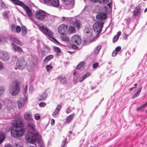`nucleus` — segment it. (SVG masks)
<instances>
[{"label":"nucleus","mask_w":147,"mask_h":147,"mask_svg":"<svg viewBox=\"0 0 147 147\" xmlns=\"http://www.w3.org/2000/svg\"><path fill=\"white\" fill-rule=\"evenodd\" d=\"M13 126L11 130L12 136L15 137H19L22 136L24 134V130L22 127V123L19 119H16L11 123Z\"/></svg>","instance_id":"f257e3e1"},{"label":"nucleus","mask_w":147,"mask_h":147,"mask_svg":"<svg viewBox=\"0 0 147 147\" xmlns=\"http://www.w3.org/2000/svg\"><path fill=\"white\" fill-rule=\"evenodd\" d=\"M24 117L25 120L28 121L27 124L28 129L30 131H34L35 125L31 113L30 112H25L24 115Z\"/></svg>","instance_id":"f03ea898"},{"label":"nucleus","mask_w":147,"mask_h":147,"mask_svg":"<svg viewBox=\"0 0 147 147\" xmlns=\"http://www.w3.org/2000/svg\"><path fill=\"white\" fill-rule=\"evenodd\" d=\"M41 138V136L38 132H29L25 136V139L27 143L34 144L37 140Z\"/></svg>","instance_id":"7ed1b4c3"},{"label":"nucleus","mask_w":147,"mask_h":147,"mask_svg":"<svg viewBox=\"0 0 147 147\" xmlns=\"http://www.w3.org/2000/svg\"><path fill=\"white\" fill-rule=\"evenodd\" d=\"M9 90L10 93L12 96L17 95L20 90L19 83L16 81L12 82L10 85Z\"/></svg>","instance_id":"20e7f679"},{"label":"nucleus","mask_w":147,"mask_h":147,"mask_svg":"<svg viewBox=\"0 0 147 147\" xmlns=\"http://www.w3.org/2000/svg\"><path fill=\"white\" fill-rule=\"evenodd\" d=\"M14 3L21 6L25 11L27 16L30 18H31L32 13L29 7L26 5L24 4L22 2L18 0H11Z\"/></svg>","instance_id":"39448f33"},{"label":"nucleus","mask_w":147,"mask_h":147,"mask_svg":"<svg viewBox=\"0 0 147 147\" xmlns=\"http://www.w3.org/2000/svg\"><path fill=\"white\" fill-rule=\"evenodd\" d=\"M74 81L75 82H80L83 81L84 79L90 76V74L87 72L83 76L79 78V75L77 74L76 71H74L73 73Z\"/></svg>","instance_id":"423d86ee"},{"label":"nucleus","mask_w":147,"mask_h":147,"mask_svg":"<svg viewBox=\"0 0 147 147\" xmlns=\"http://www.w3.org/2000/svg\"><path fill=\"white\" fill-rule=\"evenodd\" d=\"M38 27L40 30L45 35L50 37L52 35L53 32L46 26L40 24Z\"/></svg>","instance_id":"0eeeda50"},{"label":"nucleus","mask_w":147,"mask_h":147,"mask_svg":"<svg viewBox=\"0 0 147 147\" xmlns=\"http://www.w3.org/2000/svg\"><path fill=\"white\" fill-rule=\"evenodd\" d=\"M103 22L102 21L97 22L95 23L93 26L94 31L97 35L99 34L101 32L103 25Z\"/></svg>","instance_id":"6e6552de"},{"label":"nucleus","mask_w":147,"mask_h":147,"mask_svg":"<svg viewBox=\"0 0 147 147\" xmlns=\"http://www.w3.org/2000/svg\"><path fill=\"white\" fill-rule=\"evenodd\" d=\"M26 64L24 59H19L17 61L15 67V69H18L19 70H22L25 68Z\"/></svg>","instance_id":"1a4fd4ad"},{"label":"nucleus","mask_w":147,"mask_h":147,"mask_svg":"<svg viewBox=\"0 0 147 147\" xmlns=\"http://www.w3.org/2000/svg\"><path fill=\"white\" fill-rule=\"evenodd\" d=\"M35 15L38 19L40 20H42L46 18L47 13L43 11L39 10L36 12Z\"/></svg>","instance_id":"9d476101"},{"label":"nucleus","mask_w":147,"mask_h":147,"mask_svg":"<svg viewBox=\"0 0 147 147\" xmlns=\"http://www.w3.org/2000/svg\"><path fill=\"white\" fill-rule=\"evenodd\" d=\"M67 26H65L64 24H62L60 25L58 28L59 32L62 35H65L67 34Z\"/></svg>","instance_id":"9b49d317"},{"label":"nucleus","mask_w":147,"mask_h":147,"mask_svg":"<svg viewBox=\"0 0 147 147\" xmlns=\"http://www.w3.org/2000/svg\"><path fill=\"white\" fill-rule=\"evenodd\" d=\"M9 55L5 51H0V59L4 61H7L9 59Z\"/></svg>","instance_id":"f8f14e48"},{"label":"nucleus","mask_w":147,"mask_h":147,"mask_svg":"<svg viewBox=\"0 0 147 147\" xmlns=\"http://www.w3.org/2000/svg\"><path fill=\"white\" fill-rule=\"evenodd\" d=\"M71 42L73 44H76L78 45H79L81 43V38L78 35H75L72 37Z\"/></svg>","instance_id":"ddd939ff"},{"label":"nucleus","mask_w":147,"mask_h":147,"mask_svg":"<svg viewBox=\"0 0 147 147\" xmlns=\"http://www.w3.org/2000/svg\"><path fill=\"white\" fill-rule=\"evenodd\" d=\"M65 2L64 4L66 6V9H69L73 7V3L74 0H63Z\"/></svg>","instance_id":"4468645a"},{"label":"nucleus","mask_w":147,"mask_h":147,"mask_svg":"<svg viewBox=\"0 0 147 147\" xmlns=\"http://www.w3.org/2000/svg\"><path fill=\"white\" fill-rule=\"evenodd\" d=\"M141 9V5L139 4L137 5L133 11V17H136L140 13V10Z\"/></svg>","instance_id":"2eb2a0df"},{"label":"nucleus","mask_w":147,"mask_h":147,"mask_svg":"<svg viewBox=\"0 0 147 147\" xmlns=\"http://www.w3.org/2000/svg\"><path fill=\"white\" fill-rule=\"evenodd\" d=\"M26 100L25 98H21L18 100V107L19 109H22V107L24 106Z\"/></svg>","instance_id":"dca6fc26"},{"label":"nucleus","mask_w":147,"mask_h":147,"mask_svg":"<svg viewBox=\"0 0 147 147\" xmlns=\"http://www.w3.org/2000/svg\"><path fill=\"white\" fill-rule=\"evenodd\" d=\"M107 14L104 13H98L96 16V18L98 20H103L106 18Z\"/></svg>","instance_id":"f3484780"},{"label":"nucleus","mask_w":147,"mask_h":147,"mask_svg":"<svg viewBox=\"0 0 147 147\" xmlns=\"http://www.w3.org/2000/svg\"><path fill=\"white\" fill-rule=\"evenodd\" d=\"M76 30L74 26H70L68 28H67V34L69 35L73 34L75 33Z\"/></svg>","instance_id":"a211bd4d"},{"label":"nucleus","mask_w":147,"mask_h":147,"mask_svg":"<svg viewBox=\"0 0 147 147\" xmlns=\"http://www.w3.org/2000/svg\"><path fill=\"white\" fill-rule=\"evenodd\" d=\"M86 66V63L85 62L83 61L80 63L76 67V69L77 70H79L80 71L83 70L84 69Z\"/></svg>","instance_id":"6ab92c4d"},{"label":"nucleus","mask_w":147,"mask_h":147,"mask_svg":"<svg viewBox=\"0 0 147 147\" xmlns=\"http://www.w3.org/2000/svg\"><path fill=\"white\" fill-rule=\"evenodd\" d=\"M47 96V94L45 92H42L39 96L38 100L39 101H43L45 100Z\"/></svg>","instance_id":"aec40b11"},{"label":"nucleus","mask_w":147,"mask_h":147,"mask_svg":"<svg viewBox=\"0 0 147 147\" xmlns=\"http://www.w3.org/2000/svg\"><path fill=\"white\" fill-rule=\"evenodd\" d=\"M75 115L74 113H73L68 116L66 119V122L67 123H70L73 119Z\"/></svg>","instance_id":"412c9836"},{"label":"nucleus","mask_w":147,"mask_h":147,"mask_svg":"<svg viewBox=\"0 0 147 147\" xmlns=\"http://www.w3.org/2000/svg\"><path fill=\"white\" fill-rule=\"evenodd\" d=\"M61 107V105H57L54 111L52 113V115L53 116H55L57 115L59 112Z\"/></svg>","instance_id":"4be33fe9"},{"label":"nucleus","mask_w":147,"mask_h":147,"mask_svg":"<svg viewBox=\"0 0 147 147\" xmlns=\"http://www.w3.org/2000/svg\"><path fill=\"white\" fill-rule=\"evenodd\" d=\"M27 90L28 86H25V87L24 88L23 91V92L24 95V96L25 98V99L26 100H27L28 99V94L27 93Z\"/></svg>","instance_id":"5701e85b"},{"label":"nucleus","mask_w":147,"mask_h":147,"mask_svg":"<svg viewBox=\"0 0 147 147\" xmlns=\"http://www.w3.org/2000/svg\"><path fill=\"white\" fill-rule=\"evenodd\" d=\"M58 80L62 84H65L67 83V80L65 77L62 76H59L58 77Z\"/></svg>","instance_id":"b1692460"},{"label":"nucleus","mask_w":147,"mask_h":147,"mask_svg":"<svg viewBox=\"0 0 147 147\" xmlns=\"http://www.w3.org/2000/svg\"><path fill=\"white\" fill-rule=\"evenodd\" d=\"M71 18L63 17L60 18V19L61 21L64 22H69L70 21Z\"/></svg>","instance_id":"393cba45"},{"label":"nucleus","mask_w":147,"mask_h":147,"mask_svg":"<svg viewBox=\"0 0 147 147\" xmlns=\"http://www.w3.org/2000/svg\"><path fill=\"white\" fill-rule=\"evenodd\" d=\"M16 105V103L14 101L9 100L8 102V107L11 108L13 109Z\"/></svg>","instance_id":"a878e982"},{"label":"nucleus","mask_w":147,"mask_h":147,"mask_svg":"<svg viewBox=\"0 0 147 147\" xmlns=\"http://www.w3.org/2000/svg\"><path fill=\"white\" fill-rule=\"evenodd\" d=\"M12 45L13 47V48L16 50L18 51L19 52H20L22 51L21 49L16 46L14 43L12 42Z\"/></svg>","instance_id":"bb28decb"},{"label":"nucleus","mask_w":147,"mask_h":147,"mask_svg":"<svg viewBox=\"0 0 147 147\" xmlns=\"http://www.w3.org/2000/svg\"><path fill=\"white\" fill-rule=\"evenodd\" d=\"M51 5L55 7H57L59 5V0H52Z\"/></svg>","instance_id":"cd10ccee"},{"label":"nucleus","mask_w":147,"mask_h":147,"mask_svg":"<svg viewBox=\"0 0 147 147\" xmlns=\"http://www.w3.org/2000/svg\"><path fill=\"white\" fill-rule=\"evenodd\" d=\"M27 29L26 26H22V34L25 36L27 33Z\"/></svg>","instance_id":"c85d7f7f"},{"label":"nucleus","mask_w":147,"mask_h":147,"mask_svg":"<svg viewBox=\"0 0 147 147\" xmlns=\"http://www.w3.org/2000/svg\"><path fill=\"white\" fill-rule=\"evenodd\" d=\"M74 25L77 28L79 29L80 28V24L79 20H76L74 22Z\"/></svg>","instance_id":"c756f323"},{"label":"nucleus","mask_w":147,"mask_h":147,"mask_svg":"<svg viewBox=\"0 0 147 147\" xmlns=\"http://www.w3.org/2000/svg\"><path fill=\"white\" fill-rule=\"evenodd\" d=\"M146 107H147V101L146 103L144 104L138 108H137L136 110L137 111H140Z\"/></svg>","instance_id":"7c9ffc66"},{"label":"nucleus","mask_w":147,"mask_h":147,"mask_svg":"<svg viewBox=\"0 0 147 147\" xmlns=\"http://www.w3.org/2000/svg\"><path fill=\"white\" fill-rule=\"evenodd\" d=\"M53 57L52 55H48L45 59L44 61L45 62L47 63L49 60L53 59Z\"/></svg>","instance_id":"2f4dec72"},{"label":"nucleus","mask_w":147,"mask_h":147,"mask_svg":"<svg viewBox=\"0 0 147 147\" xmlns=\"http://www.w3.org/2000/svg\"><path fill=\"white\" fill-rule=\"evenodd\" d=\"M101 48L100 46H97L94 50V53L95 54H97L99 53L100 50Z\"/></svg>","instance_id":"473e14b6"},{"label":"nucleus","mask_w":147,"mask_h":147,"mask_svg":"<svg viewBox=\"0 0 147 147\" xmlns=\"http://www.w3.org/2000/svg\"><path fill=\"white\" fill-rule=\"evenodd\" d=\"M46 67L48 72H50L52 69L53 68V67L51 65V64L47 65L46 66Z\"/></svg>","instance_id":"72a5a7b5"},{"label":"nucleus","mask_w":147,"mask_h":147,"mask_svg":"<svg viewBox=\"0 0 147 147\" xmlns=\"http://www.w3.org/2000/svg\"><path fill=\"white\" fill-rule=\"evenodd\" d=\"M11 38L16 43L20 45H21L22 44V43H21V42L19 40L17 39L16 38H14V37H12V38Z\"/></svg>","instance_id":"f704fd0d"},{"label":"nucleus","mask_w":147,"mask_h":147,"mask_svg":"<svg viewBox=\"0 0 147 147\" xmlns=\"http://www.w3.org/2000/svg\"><path fill=\"white\" fill-rule=\"evenodd\" d=\"M61 39L62 41L65 42H68L70 40L69 38L66 36H61Z\"/></svg>","instance_id":"c9c22d12"},{"label":"nucleus","mask_w":147,"mask_h":147,"mask_svg":"<svg viewBox=\"0 0 147 147\" xmlns=\"http://www.w3.org/2000/svg\"><path fill=\"white\" fill-rule=\"evenodd\" d=\"M109 1V0H98L97 2L100 3L104 5L107 4Z\"/></svg>","instance_id":"e433bc0d"},{"label":"nucleus","mask_w":147,"mask_h":147,"mask_svg":"<svg viewBox=\"0 0 147 147\" xmlns=\"http://www.w3.org/2000/svg\"><path fill=\"white\" fill-rule=\"evenodd\" d=\"M7 40L6 38L4 36H2L0 37V42L1 43H4Z\"/></svg>","instance_id":"4c0bfd02"},{"label":"nucleus","mask_w":147,"mask_h":147,"mask_svg":"<svg viewBox=\"0 0 147 147\" xmlns=\"http://www.w3.org/2000/svg\"><path fill=\"white\" fill-rule=\"evenodd\" d=\"M5 90V88L4 87L0 86V96L3 93Z\"/></svg>","instance_id":"58836bf2"},{"label":"nucleus","mask_w":147,"mask_h":147,"mask_svg":"<svg viewBox=\"0 0 147 147\" xmlns=\"http://www.w3.org/2000/svg\"><path fill=\"white\" fill-rule=\"evenodd\" d=\"M119 37L117 35H115L113 39V42H115L118 40Z\"/></svg>","instance_id":"ea45409f"},{"label":"nucleus","mask_w":147,"mask_h":147,"mask_svg":"<svg viewBox=\"0 0 147 147\" xmlns=\"http://www.w3.org/2000/svg\"><path fill=\"white\" fill-rule=\"evenodd\" d=\"M54 51L57 53H59L61 52V50L58 47H54Z\"/></svg>","instance_id":"a19ab883"},{"label":"nucleus","mask_w":147,"mask_h":147,"mask_svg":"<svg viewBox=\"0 0 147 147\" xmlns=\"http://www.w3.org/2000/svg\"><path fill=\"white\" fill-rule=\"evenodd\" d=\"M5 139V136L3 134H0V144Z\"/></svg>","instance_id":"79ce46f5"},{"label":"nucleus","mask_w":147,"mask_h":147,"mask_svg":"<svg viewBox=\"0 0 147 147\" xmlns=\"http://www.w3.org/2000/svg\"><path fill=\"white\" fill-rule=\"evenodd\" d=\"M67 139L65 138L63 140L61 147H65V145L67 142Z\"/></svg>","instance_id":"37998d69"},{"label":"nucleus","mask_w":147,"mask_h":147,"mask_svg":"<svg viewBox=\"0 0 147 147\" xmlns=\"http://www.w3.org/2000/svg\"><path fill=\"white\" fill-rule=\"evenodd\" d=\"M21 30V28L19 26H18L16 27V30L15 32L17 33H19L20 32Z\"/></svg>","instance_id":"c03bdc74"},{"label":"nucleus","mask_w":147,"mask_h":147,"mask_svg":"<svg viewBox=\"0 0 147 147\" xmlns=\"http://www.w3.org/2000/svg\"><path fill=\"white\" fill-rule=\"evenodd\" d=\"M35 119L37 120H39L40 118V116L39 114L36 113L34 115Z\"/></svg>","instance_id":"a18cd8bd"},{"label":"nucleus","mask_w":147,"mask_h":147,"mask_svg":"<svg viewBox=\"0 0 147 147\" xmlns=\"http://www.w3.org/2000/svg\"><path fill=\"white\" fill-rule=\"evenodd\" d=\"M98 65V63L97 62H96L93 64L92 67L94 69H96L97 68Z\"/></svg>","instance_id":"49530a36"},{"label":"nucleus","mask_w":147,"mask_h":147,"mask_svg":"<svg viewBox=\"0 0 147 147\" xmlns=\"http://www.w3.org/2000/svg\"><path fill=\"white\" fill-rule=\"evenodd\" d=\"M16 26L14 24H12L11 26V28L12 31L13 32H15L16 30Z\"/></svg>","instance_id":"de8ad7c7"},{"label":"nucleus","mask_w":147,"mask_h":147,"mask_svg":"<svg viewBox=\"0 0 147 147\" xmlns=\"http://www.w3.org/2000/svg\"><path fill=\"white\" fill-rule=\"evenodd\" d=\"M139 94H140L139 93H138L137 92H136L133 94V96L132 97V98L134 99L136 97L139 95Z\"/></svg>","instance_id":"09e8293b"},{"label":"nucleus","mask_w":147,"mask_h":147,"mask_svg":"<svg viewBox=\"0 0 147 147\" xmlns=\"http://www.w3.org/2000/svg\"><path fill=\"white\" fill-rule=\"evenodd\" d=\"M14 147H22L19 142H16L15 143Z\"/></svg>","instance_id":"8fccbe9b"},{"label":"nucleus","mask_w":147,"mask_h":147,"mask_svg":"<svg viewBox=\"0 0 147 147\" xmlns=\"http://www.w3.org/2000/svg\"><path fill=\"white\" fill-rule=\"evenodd\" d=\"M71 111V109L70 107H69L66 109V113H70Z\"/></svg>","instance_id":"3c124183"},{"label":"nucleus","mask_w":147,"mask_h":147,"mask_svg":"<svg viewBox=\"0 0 147 147\" xmlns=\"http://www.w3.org/2000/svg\"><path fill=\"white\" fill-rule=\"evenodd\" d=\"M39 105L40 107H45L46 105V104L44 102H42L40 103L39 104Z\"/></svg>","instance_id":"603ef678"},{"label":"nucleus","mask_w":147,"mask_h":147,"mask_svg":"<svg viewBox=\"0 0 147 147\" xmlns=\"http://www.w3.org/2000/svg\"><path fill=\"white\" fill-rule=\"evenodd\" d=\"M121 49V47H120L119 46L116 48L115 50L116 51L117 53H118L120 51Z\"/></svg>","instance_id":"864d4df0"},{"label":"nucleus","mask_w":147,"mask_h":147,"mask_svg":"<svg viewBox=\"0 0 147 147\" xmlns=\"http://www.w3.org/2000/svg\"><path fill=\"white\" fill-rule=\"evenodd\" d=\"M76 45L73 44L72 45V47L73 49H78V47Z\"/></svg>","instance_id":"5fc2aeb1"},{"label":"nucleus","mask_w":147,"mask_h":147,"mask_svg":"<svg viewBox=\"0 0 147 147\" xmlns=\"http://www.w3.org/2000/svg\"><path fill=\"white\" fill-rule=\"evenodd\" d=\"M118 53L116 51L114 50L112 53V56L115 57L117 55Z\"/></svg>","instance_id":"6e6d98bb"},{"label":"nucleus","mask_w":147,"mask_h":147,"mask_svg":"<svg viewBox=\"0 0 147 147\" xmlns=\"http://www.w3.org/2000/svg\"><path fill=\"white\" fill-rule=\"evenodd\" d=\"M33 90H34V88H33V86H30L29 87V90L30 92H32L33 91Z\"/></svg>","instance_id":"4d7b16f0"},{"label":"nucleus","mask_w":147,"mask_h":147,"mask_svg":"<svg viewBox=\"0 0 147 147\" xmlns=\"http://www.w3.org/2000/svg\"><path fill=\"white\" fill-rule=\"evenodd\" d=\"M3 63L0 61V70L2 69L3 68Z\"/></svg>","instance_id":"13d9d810"},{"label":"nucleus","mask_w":147,"mask_h":147,"mask_svg":"<svg viewBox=\"0 0 147 147\" xmlns=\"http://www.w3.org/2000/svg\"><path fill=\"white\" fill-rule=\"evenodd\" d=\"M112 4L113 3L111 2H110L109 3L107 4V5L109 8H112Z\"/></svg>","instance_id":"bf43d9fd"},{"label":"nucleus","mask_w":147,"mask_h":147,"mask_svg":"<svg viewBox=\"0 0 147 147\" xmlns=\"http://www.w3.org/2000/svg\"><path fill=\"white\" fill-rule=\"evenodd\" d=\"M55 123V120L53 119H51V125L52 126H53L54 125Z\"/></svg>","instance_id":"052dcab7"},{"label":"nucleus","mask_w":147,"mask_h":147,"mask_svg":"<svg viewBox=\"0 0 147 147\" xmlns=\"http://www.w3.org/2000/svg\"><path fill=\"white\" fill-rule=\"evenodd\" d=\"M3 15L6 18H8V15L7 13L6 12H4L3 13Z\"/></svg>","instance_id":"680f3d73"},{"label":"nucleus","mask_w":147,"mask_h":147,"mask_svg":"<svg viewBox=\"0 0 147 147\" xmlns=\"http://www.w3.org/2000/svg\"><path fill=\"white\" fill-rule=\"evenodd\" d=\"M52 0H44V2L46 3H49L51 2Z\"/></svg>","instance_id":"e2e57ef3"},{"label":"nucleus","mask_w":147,"mask_h":147,"mask_svg":"<svg viewBox=\"0 0 147 147\" xmlns=\"http://www.w3.org/2000/svg\"><path fill=\"white\" fill-rule=\"evenodd\" d=\"M142 88V86L140 87L138 89V91H137L136 92H137L138 93H139L140 94V93L141 91Z\"/></svg>","instance_id":"0e129e2a"},{"label":"nucleus","mask_w":147,"mask_h":147,"mask_svg":"<svg viewBox=\"0 0 147 147\" xmlns=\"http://www.w3.org/2000/svg\"><path fill=\"white\" fill-rule=\"evenodd\" d=\"M126 22L127 24H129L130 22V19L129 18H128L126 20Z\"/></svg>","instance_id":"69168bd1"},{"label":"nucleus","mask_w":147,"mask_h":147,"mask_svg":"<svg viewBox=\"0 0 147 147\" xmlns=\"http://www.w3.org/2000/svg\"><path fill=\"white\" fill-rule=\"evenodd\" d=\"M1 7H3L5 6V4L3 1H1Z\"/></svg>","instance_id":"338daca9"},{"label":"nucleus","mask_w":147,"mask_h":147,"mask_svg":"<svg viewBox=\"0 0 147 147\" xmlns=\"http://www.w3.org/2000/svg\"><path fill=\"white\" fill-rule=\"evenodd\" d=\"M54 43H55L56 44H58L59 45L60 44V43L59 42L57 41L56 40V39H54Z\"/></svg>","instance_id":"774afa93"}]
</instances>
